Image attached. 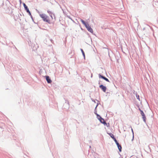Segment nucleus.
<instances>
[{"mask_svg": "<svg viewBox=\"0 0 158 158\" xmlns=\"http://www.w3.org/2000/svg\"><path fill=\"white\" fill-rule=\"evenodd\" d=\"M39 15L44 21L49 24H51L52 23L53 19L52 16H51L49 17L44 14H40Z\"/></svg>", "mask_w": 158, "mask_h": 158, "instance_id": "1", "label": "nucleus"}, {"mask_svg": "<svg viewBox=\"0 0 158 158\" xmlns=\"http://www.w3.org/2000/svg\"><path fill=\"white\" fill-rule=\"evenodd\" d=\"M99 87L104 92H106V86L101 85L99 86Z\"/></svg>", "mask_w": 158, "mask_h": 158, "instance_id": "2", "label": "nucleus"}, {"mask_svg": "<svg viewBox=\"0 0 158 158\" xmlns=\"http://www.w3.org/2000/svg\"><path fill=\"white\" fill-rule=\"evenodd\" d=\"M23 6L25 9V10H26L27 12L29 13V14L31 15V13L29 10V9H28L27 6H26V5L24 3H23Z\"/></svg>", "mask_w": 158, "mask_h": 158, "instance_id": "3", "label": "nucleus"}, {"mask_svg": "<svg viewBox=\"0 0 158 158\" xmlns=\"http://www.w3.org/2000/svg\"><path fill=\"white\" fill-rule=\"evenodd\" d=\"M99 77L100 78H102L104 79V80H106V81L108 82H110V81L107 78L103 76H102L100 74H99Z\"/></svg>", "mask_w": 158, "mask_h": 158, "instance_id": "4", "label": "nucleus"}, {"mask_svg": "<svg viewBox=\"0 0 158 158\" xmlns=\"http://www.w3.org/2000/svg\"><path fill=\"white\" fill-rule=\"evenodd\" d=\"M46 80L48 83H50L52 81L48 76H45Z\"/></svg>", "mask_w": 158, "mask_h": 158, "instance_id": "5", "label": "nucleus"}, {"mask_svg": "<svg viewBox=\"0 0 158 158\" xmlns=\"http://www.w3.org/2000/svg\"><path fill=\"white\" fill-rule=\"evenodd\" d=\"M81 21L82 23L86 27H87L89 26V24L87 23H85V21L81 19Z\"/></svg>", "mask_w": 158, "mask_h": 158, "instance_id": "6", "label": "nucleus"}, {"mask_svg": "<svg viewBox=\"0 0 158 158\" xmlns=\"http://www.w3.org/2000/svg\"><path fill=\"white\" fill-rule=\"evenodd\" d=\"M86 28L87 29V30L90 32L93 33V30L89 26V25L87 27H86Z\"/></svg>", "mask_w": 158, "mask_h": 158, "instance_id": "7", "label": "nucleus"}, {"mask_svg": "<svg viewBox=\"0 0 158 158\" xmlns=\"http://www.w3.org/2000/svg\"><path fill=\"white\" fill-rule=\"evenodd\" d=\"M99 120L102 123H103L104 124H106L104 119L102 118H101L100 119H99Z\"/></svg>", "mask_w": 158, "mask_h": 158, "instance_id": "8", "label": "nucleus"}, {"mask_svg": "<svg viewBox=\"0 0 158 158\" xmlns=\"http://www.w3.org/2000/svg\"><path fill=\"white\" fill-rule=\"evenodd\" d=\"M47 12L48 13H49L50 15V16H52V15H53V16L54 17V19H56V18L55 17V15L54 14H53L51 11L49 10H48Z\"/></svg>", "mask_w": 158, "mask_h": 158, "instance_id": "9", "label": "nucleus"}, {"mask_svg": "<svg viewBox=\"0 0 158 158\" xmlns=\"http://www.w3.org/2000/svg\"><path fill=\"white\" fill-rule=\"evenodd\" d=\"M117 146H118V148L119 150V151L120 152H121V149H122V147H121V146L119 145V144L118 143V145H117Z\"/></svg>", "mask_w": 158, "mask_h": 158, "instance_id": "10", "label": "nucleus"}, {"mask_svg": "<svg viewBox=\"0 0 158 158\" xmlns=\"http://www.w3.org/2000/svg\"><path fill=\"white\" fill-rule=\"evenodd\" d=\"M139 110L141 112V114L142 115V116H144L145 115L144 114V113L143 112L142 110L140 109H139Z\"/></svg>", "mask_w": 158, "mask_h": 158, "instance_id": "11", "label": "nucleus"}, {"mask_svg": "<svg viewBox=\"0 0 158 158\" xmlns=\"http://www.w3.org/2000/svg\"><path fill=\"white\" fill-rule=\"evenodd\" d=\"M109 134L113 139L115 138L114 135L112 134L109 133Z\"/></svg>", "mask_w": 158, "mask_h": 158, "instance_id": "12", "label": "nucleus"}, {"mask_svg": "<svg viewBox=\"0 0 158 158\" xmlns=\"http://www.w3.org/2000/svg\"><path fill=\"white\" fill-rule=\"evenodd\" d=\"M96 114L97 115V118L98 120L102 118L97 113H96Z\"/></svg>", "mask_w": 158, "mask_h": 158, "instance_id": "13", "label": "nucleus"}, {"mask_svg": "<svg viewBox=\"0 0 158 158\" xmlns=\"http://www.w3.org/2000/svg\"><path fill=\"white\" fill-rule=\"evenodd\" d=\"M142 118H143V121L145 122H146V117L145 116V115H144V116H142Z\"/></svg>", "mask_w": 158, "mask_h": 158, "instance_id": "14", "label": "nucleus"}, {"mask_svg": "<svg viewBox=\"0 0 158 158\" xmlns=\"http://www.w3.org/2000/svg\"><path fill=\"white\" fill-rule=\"evenodd\" d=\"M113 140H114V141L115 142L117 145H118L119 143H118V142H117V141L116 140V139L115 138L113 139Z\"/></svg>", "mask_w": 158, "mask_h": 158, "instance_id": "15", "label": "nucleus"}, {"mask_svg": "<svg viewBox=\"0 0 158 158\" xmlns=\"http://www.w3.org/2000/svg\"><path fill=\"white\" fill-rule=\"evenodd\" d=\"M81 52H82V54H83V55L84 56V57H85V53H84L83 50L82 49H81Z\"/></svg>", "mask_w": 158, "mask_h": 158, "instance_id": "16", "label": "nucleus"}, {"mask_svg": "<svg viewBox=\"0 0 158 158\" xmlns=\"http://www.w3.org/2000/svg\"><path fill=\"white\" fill-rule=\"evenodd\" d=\"M137 98L139 100V95H138V97H137Z\"/></svg>", "mask_w": 158, "mask_h": 158, "instance_id": "17", "label": "nucleus"}]
</instances>
